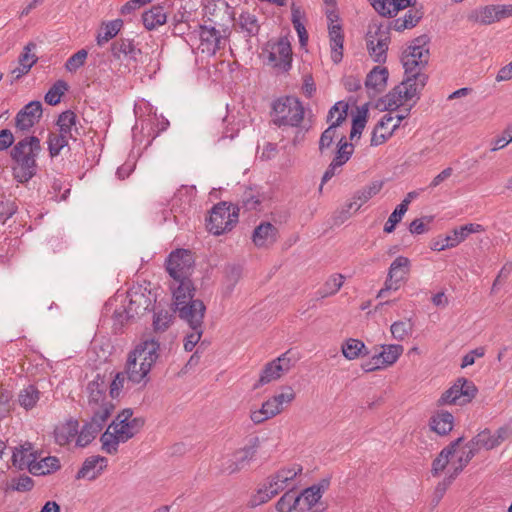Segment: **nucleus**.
Masks as SVG:
<instances>
[{
	"label": "nucleus",
	"instance_id": "f257e3e1",
	"mask_svg": "<svg viewBox=\"0 0 512 512\" xmlns=\"http://www.w3.org/2000/svg\"><path fill=\"white\" fill-rule=\"evenodd\" d=\"M160 343L154 338L142 340L129 352L125 372L128 382L146 386L150 381L149 373L159 358Z\"/></svg>",
	"mask_w": 512,
	"mask_h": 512
},
{
	"label": "nucleus",
	"instance_id": "f03ea898",
	"mask_svg": "<svg viewBox=\"0 0 512 512\" xmlns=\"http://www.w3.org/2000/svg\"><path fill=\"white\" fill-rule=\"evenodd\" d=\"M40 152L41 144L36 136H27L13 146L10 152L13 161L11 170L16 182L25 184L37 174L36 158Z\"/></svg>",
	"mask_w": 512,
	"mask_h": 512
},
{
	"label": "nucleus",
	"instance_id": "7ed1b4c3",
	"mask_svg": "<svg viewBox=\"0 0 512 512\" xmlns=\"http://www.w3.org/2000/svg\"><path fill=\"white\" fill-rule=\"evenodd\" d=\"M271 115L277 127H298L304 119V107L296 97H280L273 102Z\"/></svg>",
	"mask_w": 512,
	"mask_h": 512
},
{
	"label": "nucleus",
	"instance_id": "20e7f679",
	"mask_svg": "<svg viewBox=\"0 0 512 512\" xmlns=\"http://www.w3.org/2000/svg\"><path fill=\"white\" fill-rule=\"evenodd\" d=\"M239 207L219 202L211 209L210 216L206 220L207 230L214 235H221L231 231L238 223Z\"/></svg>",
	"mask_w": 512,
	"mask_h": 512
},
{
	"label": "nucleus",
	"instance_id": "39448f33",
	"mask_svg": "<svg viewBox=\"0 0 512 512\" xmlns=\"http://www.w3.org/2000/svg\"><path fill=\"white\" fill-rule=\"evenodd\" d=\"M366 48L374 62L383 64L387 60V51L391 41L390 26L372 23L365 36Z\"/></svg>",
	"mask_w": 512,
	"mask_h": 512
},
{
	"label": "nucleus",
	"instance_id": "423d86ee",
	"mask_svg": "<svg viewBox=\"0 0 512 512\" xmlns=\"http://www.w3.org/2000/svg\"><path fill=\"white\" fill-rule=\"evenodd\" d=\"M415 1L416 0H374L372 6L381 16L391 18L400 10L414 6ZM423 15L424 12L422 9L413 7L406 12L403 19H405L410 28H413L423 18Z\"/></svg>",
	"mask_w": 512,
	"mask_h": 512
},
{
	"label": "nucleus",
	"instance_id": "0eeeda50",
	"mask_svg": "<svg viewBox=\"0 0 512 512\" xmlns=\"http://www.w3.org/2000/svg\"><path fill=\"white\" fill-rule=\"evenodd\" d=\"M171 289L173 292V312L178 313L179 318L181 319V315H183V311L190 310V314L194 315L198 313V310H193L194 306L200 304L201 306H205L203 301L199 299H193L195 288L191 279L188 280H177L171 285ZM199 309V307H195Z\"/></svg>",
	"mask_w": 512,
	"mask_h": 512
},
{
	"label": "nucleus",
	"instance_id": "6e6552de",
	"mask_svg": "<svg viewBox=\"0 0 512 512\" xmlns=\"http://www.w3.org/2000/svg\"><path fill=\"white\" fill-rule=\"evenodd\" d=\"M477 392L478 389L473 381L460 377L441 395L437 403L439 406L447 404L464 405L471 402Z\"/></svg>",
	"mask_w": 512,
	"mask_h": 512
},
{
	"label": "nucleus",
	"instance_id": "1a4fd4ad",
	"mask_svg": "<svg viewBox=\"0 0 512 512\" xmlns=\"http://www.w3.org/2000/svg\"><path fill=\"white\" fill-rule=\"evenodd\" d=\"M423 89L424 87H420L416 82L405 83L404 78L399 85L380 99V103L383 104V110L394 111L402 105L403 100L408 101L414 97L418 100Z\"/></svg>",
	"mask_w": 512,
	"mask_h": 512
},
{
	"label": "nucleus",
	"instance_id": "9d476101",
	"mask_svg": "<svg viewBox=\"0 0 512 512\" xmlns=\"http://www.w3.org/2000/svg\"><path fill=\"white\" fill-rule=\"evenodd\" d=\"M132 416V409H123L109 425V428L117 429L118 438L122 440V443L133 438L144 427L145 419L143 417L132 418Z\"/></svg>",
	"mask_w": 512,
	"mask_h": 512
},
{
	"label": "nucleus",
	"instance_id": "9b49d317",
	"mask_svg": "<svg viewBox=\"0 0 512 512\" xmlns=\"http://www.w3.org/2000/svg\"><path fill=\"white\" fill-rule=\"evenodd\" d=\"M107 388L108 381L106 380V376L99 373L88 383L86 390L88 393V407L91 413L101 411L102 409L104 410L108 408V406H111L110 415L112 414L115 406L107 398Z\"/></svg>",
	"mask_w": 512,
	"mask_h": 512
},
{
	"label": "nucleus",
	"instance_id": "f8f14e48",
	"mask_svg": "<svg viewBox=\"0 0 512 512\" xmlns=\"http://www.w3.org/2000/svg\"><path fill=\"white\" fill-rule=\"evenodd\" d=\"M193 258L189 250L176 249L166 260V270L174 281L188 280L193 268Z\"/></svg>",
	"mask_w": 512,
	"mask_h": 512
},
{
	"label": "nucleus",
	"instance_id": "ddd939ff",
	"mask_svg": "<svg viewBox=\"0 0 512 512\" xmlns=\"http://www.w3.org/2000/svg\"><path fill=\"white\" fill-rule=\"evenodd\" d=\"M480 231H483V227L480 224H465L453 229L444 237L439 236L434 239L430 244V248L434 251H443L448 248H454L462 243L470 234Z\"/></svg>",
	"mask_w": 512,
	"mask_h": 512
},
{
	"label": "nucleus",
	"instance_id": "4468645a",
	"mask_svg": "<svg viewBox=\"0 0 512 512\" xmlns=\"http://www.w3.org/2000/svg\"><path fill=\"white\" fill-rule=\"evenodd\" d=\"M201 44L206 46L207 51L211 54H215L216 51L222 48L223 42H225L230 34L231 30L228 25L216 23L203 24L199 26Z\"/></svg>",
	"mask_w": 512,
	"mask_h": 512
},
{
	"label": "nucleus",
	"instance_id": "2eb2a0df",
	"mask_svg": "<svg viewBox=\"0 0 512 512\" xmlns=\"http://www.w3.org/2000/svg\"><path fill=\"white\" fill-rule=\"evenodd\" d=\"M404 67L405 83L416 82L420 87H425L428 75L422 70L427 66V60L413 52L405 50L401 57Z\"/></svg>",
	"mask_w": 512,
	"mask_h": 512
},
{
	"label": "nucleus",
	"instance_id": "dca6fc26",
	"mask_svg": "<svg viewBox=\"0 0 512 512\" xmlns=\"http://www.w3.org/2000/svg\"><path fill=\"white\" fill-rule=\"evenodd\" d=\"M110 409L111 406H108L104 410L91 413L90 421L86 422L82 429L78 431L76 438V445L78 447H86L96 438L110 417Z\"/></svg>",
	"mask_w": 512,
	"mask_h": 512
},
{
	"label": "nucleus",
	"instance_id": "f3484780",
	"mask_svg": "<svg viewBox=\"0 0 512 512\" xmlns=\"http://www.w3.org/2000/svg\"><path fill=\"white\" fill-rule=\"evenodd\" d=\"M289 353L290 351L285 352L264 366L259 379L253 385L254 390L272 381L278 380L283 374L287 373L291 369L293 362L292 359L288 357Z\"/></svg>",
	"mask_w": 512,
	"mask_h": 512
},
{
	"label": "nucleus",
	"instance_id": "a211bd4d",
	"mask_svg": "<svg viewBox=\"0 0 512 512\" xmlns=\"http://www.w3.org/2000/svg\"><path fill=\"white\" fill-rule=\"evenodd\" d=\"M410 271V260L405 256H398L390 265L384 287L378 292L377 297H384L390 290H397L400 283Z\"/></svg>",
	"mask_w": 512,
	"mask_h": 512
},
{
	"label": "nucleus",
	"instance_id": "6ab92c4d",
	"mask_svg": "<svg viewBox=\"0 0 512 512\" xmlns=\"http://www.w3.org/2000/svg\"><path fill=\"white\" fill-rule=\"evenodd\" d=\"M267 63L281 72H288L292 66V47L287 37H281L272 45Z\"/></svg>",
	"mask_w": 512,
	"mask_h": 512
},
{
	"label": "nucleus",
	"instance_id": "aec40b11",
	"mask_svg": "<svg viewBox=\"0 0 512 512\" xmlns=\"http://www.w3.org/2000/svg\"><path fill=\"white\" fill-rule=\"evenodd\" d=\"M195 307H199L197 311L198 313L191 315L190 310H188L183 311V315H181V319L186 321L189 327L193 330V332L188 334L184 340V349L187 352L194 349L203 334V319L206 312V306L200 307V304H197ZM195 307L193 309L194 311L197 310Z\"/></svg>",
	"mask_w": 512,
	"mask_h": 512
},
{
	"label": "nucleus",
	"instance_id": "412c9836",
	"mask_svg": "<svg viewBox=\"0 0 512 512\" xmlns=\"http://www.w3.org/2000/svg\"><path fill=\"white\" fill-rule=\"evenodd\" d=\"M127 298L129 300L125 308L127 319L142 316L153 308L150 292L146 294L140 287L129 290Z\"/></svg>",
	"mask_w": 512,
	"mask_h": 512
},
{
	"label": "nucleus",
	"instance_id": "4be33fe9",
	"mask_svg": "<svg viewBox=\"0 0 512 512\" xmlns=\"http://www.w3.org/2000/svg\"><path fill=\"white\" fill-rule=\"evenodd\" d=\"M512 16V5H487L474 10L469 19L483 25H490Z\"/></svg>",
	"mask_w": 512,
	"mask_h": 512
},
{
	"label": "nucleus",
	"instance_id": "5701e85b",
	"mask_svg": "<svg viewBox=\"0 0 512 512\" xmlns=\"http://www.w3.org/2000/svg\"><path fill=\"white\" fill-rule=\"evenodd\" d=\"M260 446L259 437H253L249 441V445L237 450L233 454V458L229 460L227 470L230 474L239 472L250 465L254 459Z\"/></svg>",
	"mask_w": 512,
	"mask_h": 512
},
{
	"label": "nucleus",
	"instance_id": "b1692460",
	"mask_svg": "<svg viewBox=\"0 0 512 512\" xmlns=\"http://www.w3.org/2000/svg\"><path fill=\"white\" fill-rule=\"evenodd\" d=\"M42 103L38 100L30 101L15 117V126L18 130H30L42 117Z\"/></svg>",
	"mask_w": 512,
	"mask_h": 512
},
{
	"label": "nucleus",
	"instance_id": "393cba45",
	"mask_svg": "<svg viewBox=\"0 0 512 512\" xmlns=\"http://www.w3.org/2000/svg\"><path fill=\"white\" fill-rule=\"evenodd\" d=\"M113 58L120 60L122 57L129 61L138 62L142 56V51L134 43L133 39L119 38L115 40L110 47Z\"/></svg>",
	"mask_w": 512,
	"mask_h": 512
},
{
	"label": "nucleus",
	"instance_id": "a878e982",
	"mask_svg": "<svg viewBox=\"0 0 512 512\" xmlns=\"http://www.w3.org/2000/svg\"><path fill=\"white\" fill-rule=\"evenodd\" d=\"M22 465H26L29 472L36 476L51 474L61 468L60 460L56 456H48L41 460H38V455L33 456Z\"/></svg>",
	"mask_w": 512,
	"mask_h": 512
},
{
	"label": "nucleus",
	"instance_id": "bb28decb",
	"mask_svg": "<svg viewBox=\"0 0 512 512\" xmlns=\"http://www.w3.org/2000/svg\"><path fill=\"white\" fill-rule=\"evenodd\" d=\"M234 27L235 31L243 34L246 39L256 37L260 31L257 16L249 11H243L239 14L238 18L235 19Z\"/></svg>",
	"mask_w": 512,
	"mask_h": 512
},
{
	"label": "nucleus",
	"instance_id": "cd10ccee",
	"mask_svg": "<svg viewBox=\"0 0 512 512\" xmlns=\"http://www.w3.org/2000/svg\"><path fill=\"white\" fill-rule=\"evenodd\" d=\"M278 229L270 222H261L253 231L252 241L255 246L268 247L277 241Z\"/></svg>",
	"mask_w": 512,
	"mask_h": 512
},
{
	"label": "nucleus",
	"instance_id": "c85d7f7f",
	"mask_svg": "<svg viewBox=\"0 0 512 512\" xmlns=\"http://www.w3.org/2000/svg\"><path fill=\"white\" fill-rule=\"evenodd\" d=\"M142 23L148 31H153L167 22V10L164 4H157L142 13Z\"/></svg>",
	"mask_w": 512,
	"mask_h": 512
},
{
	"label": "nucleus",
	"instance_id": "c756f323",
	"mask_svg": "<svg viewBox=\"0 0 512 512\" xmlns=\"http://www.w3.org/2000/svg\"><path fill=\"white\" fill-rule=\"evenodd\" d=\"M107 458L97 455L85 459L81 468L76 474V479L88 478L95 479L98 474L107 466Z\"/></svg>",
	"mask_w": 512,
	"mask_h": 512
},
{
	"label": "nucleus",
	"instance_id": "7c9ffc66",
	"mask_svg": "<svg viewBox=\"0 0 512 512\" xmlns=\"http://www.w3.org/2000/svg\"><path fill=\"white\" fill-rule=\"evenodd\" d=\"M454 426V416L448 411H438L429 420L430 429L440 436L448 435Z\"/></svg>",
	"mask_w": 512,
	"mask_h": 512
},
{
	"label": "nucleus",
	"instance_id": "2f4dec72",
	"mask_svg": "<svg viewBox=\"0 0 512 512\" xmlns=\"http://www.w3.org/2000/svg\"><path fill=\"white\" fill-rule=\"evenodd\" d=\"M329 37L331 46V59L335 64L341 62L343 58L344 34L339 24L329 26Z\"/></svg>",
	"mask_w": 512,
	"mask_h": 512
},
{
	"label": "nucleus",
	"instance_id": "473e14b6",
	"mask_svg": "<svg viewBox=\"0 0 512 512\" xmlns=\"http://www.w3.org/2000/svg\"><path fill=\"white\" fill-rule=\"evenodd\" d=\"M389 72L386 67L375 66L367 75L365 86L376 93L382 92L387 84Z\"/></svg>",
	"mask_w": 512,
	"mask_h": 512
},
{
	"label": "nucleus",
	"instance_id": "72a5a7b5",
	"mask_svg": "<svg viewBox=\"0 0 512 512\" xmlns=\"http://www.w3.org/2000/svg\"><path fill=\"white\" fill-rule=\"evenodd\" d=\"M79 423L69 420L54 429V438L57 444L63 446L70 443L78 434Z\"/></svg>",
	"mask_w": 512,
	"mask_h": 512
},
{
	"label": "nucleus",
	"instance_id": "f704fd0d",
	"mask_svg": "<svg viewBox=\"0 0 512 512\" xmlns=\"http://www.w3.org/2000/svg\"><path fill=\"white\" fill-rule=\"evenodd\" d=\"M77 115L72 110H66L62 112L56 121V125L59 128V133L68 138L76 140L73 131L78 134V128L76 126Z\"/></svg>",
	"mask_w": 512,
	"mask_h": 512
},
{
	"label": "nucleus",
	"instance_id": "c9c22d12",
	"mask_svg": "<svg viewBox=\"0 0 512 512\" xmlns=\"http://www.w3.org/2000/svg\"><path fill=\"white\" fill-rule=\"evenodd\" d=\"M341 351L344 357L348 360H354L360 356H367L370 354L363 341L359 339L349 338L341 346Z\"/></svg>",
	"mask_w": 512,
	"mask_h": 512
},
{
	"label": "nucleus",
	"instance_id": "e433bc0d",
	"mask_svg": "<svg viewBox=\"0 0 512 512\" xmlns=\"http://www.w3.org/2000/svg\"><path fill=\"white\" fill-rule=\"evenodd\" d=\"M242 276V267L237 264H228L224 267L223 295L229 297Z\"/></svg>",
	"mask_w": 512,
	"mask_h": 512
},
{
	"label": "nucleus",
	"instance_id": "4c0bfd02",
	"mask_svg": "<svg viewBox=\"0 0 512 512\" xmlns=\"http://www.w3.org/2000/svg\"><path fill=\"white\" fill-rule=\"evenodd\" d=\"M344 116H338L335 121H332L328 128H326L319 139V152L324 154L326 150H329L336 136V129L343 123Z\"/></svg>",
	"mask_w": 512,
	"mask_h": 512
},
{
	"label": "nucleus",
	"instance_id": "58836bf2",
	"mask_svg": "<svg viewBox=\"0 0 512 512\" xmlns=\"http://www.w3.org/2000/svg\"><path fill=\"white\" fill-rule=\"evenodd\" d=\"M384 182L381 180L372 181L367 186H364L363 188L357 190L354 195L353 199L359 200V204L357 207H355V212L358 211L361 206L369 201L373 196L377 195L381 189L383 188Z\"/></svg>",
	"mask_w": 512,
	"mask_h": 512
},
{
	"label": "nucleus",
	"instance_id": "ea45409f",
	"mask_svg": "<svg viewBox=\"0 0 512 512\" xmlns=\"http://www.w3.org/2000/svg\"><path fill=\"white\" fill-rule=\"evenodd\" d=\"M123 27L122 19H115L109 21L107 23H103L98 35H97V44L99 46L104 45L109 40L113 39Z\"/></svg>",
	"mask_w": 512,
	"mask_h": 512
},
{
	"label": "nucleus",
	"instance_id": "a19ab883",
	"mask_svg": "<svg viewBox=\"0 0 512 512\" xmlns=\"http://www.w3.org/2000/svg\"><path fill=\"white\" fill-rule=\"evenodd\" d=\"M345 277L342 274L331 275L324 285L317 291L318 298H327L336 294L343 286Z\"/></svg>",
	"mask_w": 512,
	"mask_h": 512
},
{
	"label": "nucleus",
	"instance_id": "79ce46f5",
	"mask_svg": "<svg viewBox=\"0 0 512 512\" xmlns=\"http://www.w3.org/2000/svg\"><path fill=\"white\" fill-rule=\"evenodd\" d=\"M37 452L33 451V446L31 443L26 442L20 447L15 448L12 455V462L14 466H17L19 469L23 470L27 468L26 465H22V463H26V461H30L33 456H37Z\"/></svg>",
	"mask_w": 512,
	"mask_h": 512
},
{
	"label": "nucleus",
	"instance_id": "37998d69",
	"mask_svg": "<svg viewBox=\"0 0 512 512\" xmlns=\"http://www.w3.org/2000/svg\"><path fill=\"white\" fill-rule=\"evenodd\" d=\"M382 347L383 351L376 354V358H380L384 367L393 365L404 351L403 346L399 344L383 345Z\"/></svg>",
	"mask_w": 512,
	"mask_h": 512
},
{
	"label": "nucleus",
	"instance_id": "c03bdc74",
	"mask_svg": "<svg viewBox=\"0 0 512 512\" xmlns=\"http://www.w3.org/2000/svg\"><path fill=\"white\" fill-rule=\"evenodd\" d=\"M100 441L102 443V450L107 454L114 455L118 452V445L122 440L118 438L117 429L107 428L101 435Z\"/></svg>",
	"mask_w": 512,
	"mask_h": 512
},
{
	"label": "nucleus",
	"instance_id": "a18cd8bd",
	"mask_svg": "<svg viewBox=\"0 0 512 512\" xmlns=\"http://www.w3.org/2000/svg\"><path fill=\"white\" fill-rule=\"evenodd\" d=\"M354 152V146L349 143L345 136H342L337 143V150L334 158L335 164L343 166L349 161Z\"/></svg>",
	"mask_w": 512,
	"mask_h": 512
},
{
	"label": "nucleus",
	"instance_id": "49530a36",
	"mask_svg": "<svg viewBox=\"0 0 512 512\" xmlns=\"http://www.w3.org/2000/svg\"><path fill=\"white\" fill-rule=\"evenodd\" d=\"M68 88L69 86L64 80H57L45 94V102L51 106L59 104L61 97L68 90Z\"/></svg>",
	"mask_w": 512,
	"mask_h": 512
},
{
	"label": "nucleus",
	"instance_id": "de8ad7c7",
	"mask_svg": "<svg viewBox=\"0 0 512 512\" xmlns=\"http://www.w3.org/2000/svg\"><path fill=\"white\" fill-rule=\"evenodd\" d=\"M429 42L430 37L427 34H422L411 41V44L406 50L421 56L423 59L429 61Z\"/></svg>",
	"mask_w": 512,
	"mask_h": 512
},
{
	"label": "nucleus",
	"instance_id": "09e8293b",
	"mask_svg": "<svg viewBox=\"0 0 512 512\" xmlns=\"http://www.w3.org/2000/svg\"><path fill=\"white\" fill-rule=\"evenodd\" d=\"M39 394L34 385H29L20 392L18 402L26 410L32 409L39 400Z\"/></svg>",
	"mask_w": 512,
	"mask_h": 512
},
{
	"label": "nucleus",
	"instance_id": "8fccbe9b",
	"mask_svg": "<svg viewBox=\"0 0 512 512\" xmlns=\"http://www.w3.org/2000/svg\"><path fill=\"white\" fill-rule=\"evenodd\" d=\"M68 139V136L60 133H49L47 143L48 151L52 158L58 156L61 150L68 145Z\"/></svg>",
	"mask_w": 512,
	"mask_h": 512
},
{
	"label": "nucleus",
	"instance_id": "3c124183",
	"mask_svg": "<svg viewBox=\"0 0 512 512\" xmlns=\"http://www.w3.org/2000/svg\"><path fill=\"white\" fill-rule=\"evenodd\" d=\"M301 11L299 7H296L295 4L291 7V21L293 23V26L298 34L299 37V43L300 45L306 46L308 42V33L306 31V28L304 24L300 20Z\"/></svg>",
	"mask_w": 512,
	"mask_h": 512
},
{
	"label": "nucleus",
	"instance_id": "603ef678",
	"mask_svg": "<svg viewBox=\"0 0 512 512\" xmlns=\"http://www.w3.org/2000/svg\"><path fill=\"white\" fill-rule=\"evenodd\" d=\"M299 502L300 498H297L292 491H287L280 497L275 507L278 512L299 511Z\"/></svg>",
	"mask_w": 512,
	"mask_h": 512
},
{
	"label": "nucleus",
	"instance_id": "864d4df0",
	"mask_svg": "<svg viewBox=\"0 0 512 512\" xmlns=\"http://www.w3.org/2000/svg\"><path fill=\"white\" fill-rule=\"evenodd\" d=\"M297 498H300L299 511L301 512L312 509V507L321 499L320 494H317L311 486L305 488Z\"/></svg>",
	"mask_w": 512,
	"mask_h": 512
},
{
	"label": "nucleus",
	"instance_id": "5fc2aeb1",
	"mask_svg": "<svg viewBox=\"0 0 512 512\" xmlns=\"http://www.w3.org/2000/svg\"><path fill=\"white\" fill-rule=\"evenodd\" d=\"M18 212L16 199H10L3 196L0 200V222L5 224Z\"/></svg>",
	"mask_w": 512,
	"mask_h": 512
},
{
	"label": "nucleus",
	"instance_id": "6e6d98bb",
	"mask_svg": "<svg viewBox=\"0 0 512 512\" xmlns=\"http://www.w3.org/2000/svg\"><path fill=\"white\" fill-rule=\"evenodd\" d=\"M367 113L368 109L366 107L358 109L357 115H355L352 119L350 140H353L356 137L360 138L367 122Z\"/></svg>",
	"mask_w": 512,
	"mask_h": 512
},
{
	"label": "nucleus",
	"instance_id": "4d7b16f0",
	"mask_svg": "<svg viewBox=\"0 0 512 512\" xmlns=\"http://www.w3.org/2000/svg\"><path fill=\"white\" fill-rule=\"evenodd\" d=\"M407 212V202L402 201L389 216L388 220L384 225L383 231L385 233H392L395 230L396 225L401 221L404 214Z\"/></svg>",
	"mask_w": 512,
	"mask_h": 512
},
{
	"label": "nucleus",
	"instance_id": "13d9d810",
	"mask_svg": "<svg viewBox=\"0 0 512 512\" xmlns=\"http://www.w3.org/2000/svg\"><path fill=\"white\" fill-rule=\"evenodd\" d=\"M173 320V313L167 310H158L153 315V330L155 332H164L168 329Z\"/></svg>",
	"mask_w": 512,
	"mask_h": 512
},
{
	"label": "nucleus",
	"instance_id": "bf43d9fd",
	"mask_svg": "<svg viewBox=\"0 0 512 512\" xmlns=\"http://www.w3.org/2000/svg\"><path fill=\"white\" fill-rule=\"evenodd\" d=\"M391 334L394 339L402 341L413 331V324L410 320L396 321L390 327Z\"/></svg>",
	"mask_w": 512,
	"mask_h": 512
},
{
	"label": "nucleus",
	"instance_id": "052dcab7",
	"mask_svg": "<svg viewBox=\"0 0 512 512\" xmlns=\"http://www.w3.org/2000/svg\"><path fill=\"white\" fill-rule=\"evenodd\" d=\"M471 443L483 447L487 450H491L497 447V441L494 439V434L489 429H485L478 433L472 440Z\"/></svg>",
	"mask_w": 512,
	"mask_h": 512
},
{
	"label": "nucleus",
	"instance_id": "680f3d73",
	"mask_svg": "<svg viewBox=\"0 0 512 512\" xmlns=\"http://www.w3.org/2000/svg\"><path fill=\"white\" fill-rule=\"evenodd\" d=\"M87 56L88 52L85 49L77 51L67 59L65 63V69L71 73L76 72L85 64Z\"/></svg>",
	"mask_w": 512,
	"mask_h": 512
},
{
	"label": "nucleus",
	"instance_id": "e2e57ef3",
	"mask_svg": "<svg viewBox=\"0 0 512 512\" xmlns=\"http://www.w3.org/2000/svg\"><path fill=\"white\" fill-rule=\"evenodd\" d=\"M126 381H128V379L125 371L116 373L114 379L109 385V395L112 399H115L120 395Z\"/></svg>",
	"mask_w": 512,
	"mask_h": 512
},
{
	"label": "nucleus",
	"instance_id": "0e129e2a",
	"mask_svg": "<svg viewBox=\"0 0 512 512\" xmlns=\"http://www.w3.org/2000/svg\"><path fill=\"white\" fill-rule=\"evenodd\" d=\"M279 493V488H269L265 486L264 488H260L257 491V494L254 496L252 500V506H257L263 503L268 502L270 499L275 497Z\"/></svg>",
	"mask_w": 512,
	"mask_h": 512
},
{
	"label": "nucleus",
	"instance_id": "69168bd1",
	"mask_svg": "<svg viewBox=\"0 0 512 512\" xmlns=\"http://www.w3.org/2000/svg\"><path fill=\"white\" fill-rule=\"evenodd\" d=\"M241 204L245 210L251 211L256 210L261 204V201L259 196L255 195L252 189H248L242 195Z\"/></svg>",
	"mask_w": 512,
	"mask_h": 512
},
{
	"label": "nucleus",
	"instance_id": "338daca9",
	"mask_svg": "<svg viewBox=\"0 0 512 512\" xmlns=\"http://www.w3.org/2000/svg\"><path fill=\"white\" fill-rule=\"evenodd\" d=\"M34 487V481L27 475H21L18 478L12 479L11 488L18 492H28Z\"/></svg>",
	"mask_w": 512,
	"mask_h": 512
},
{
	"label": "nucleus",
	"instance_id": "774afa93",
	"mask_svg": "<svg viewBox=\"0 0 512 512\" xmlns=\"http://www.w3.org/2000/svg\"><path fill=\"white\" fill-rule=\"evenodd\" d=\"M512 142V124L508 125L507 128L502 132L501 135L496 137L492 144L493 147L491 148V151H497L504 147H506L509 143Z\"/></svg>",
	"mask_w": 512,
	"mask_h": 512
}]
</instances>
